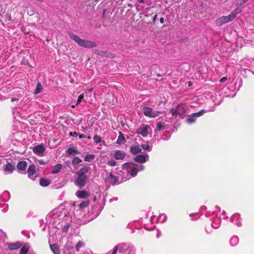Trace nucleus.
Returning a JSON list of instances; mask_svg holds the SVG:
<instances>
[{
  "instance_id": "nucleus-2",
  "label": "nucleus",
  "mask_w": 254,
  "mask_h": 254,
  "mask_svg": "<svg viewBox=\"0 0 254 254\" xmlns=\"http://www.w3.org/2000/svg\"><path fill=\"white\" fill-rule=\"evenodd\" d=\"M68 36L71 39L75 41L81 47L90 48L95 47L96 46L95 42L85 39H82L80 38L78 36L75 35L72 33H69Z\"/></svg>"
},
{
  "instance_id": "nucleus-17",
  "label": "nucleus",
  "mask_w": 254,
  "mask_h": 254,
  "mask_svg": "<svg viewBox=\"0 0 254 254\" xmlns=\"http://www.w3.org/2000/svg\"><path fill=\"white\" fill-rule=\"evenodd\" d=\"M239 243V238L236 235L232 236L229 240V244L231 247L237 246Z\"/></svg>"
},
{
  "instance_id": "nucleus-57",
  "label": "nucleus",
  "mask_w": 254,
  "mask_h": 254,
  "mask_svg": "<svg viewBox=\"0 0 254 254\" xmlns=\"http://www.w3.org/2000/svg\"><path fill=\"white\" fill-rule=\"evenodd\" d=\"M87 101H88L87 99H86L85 100H84V101L86 102Z\"/></svg>"
},
{
  "instance_id": "nucleus-44",
  "label": "nucleus",
  "mask_w": 254,
  "mask_h": 254,
  "mask_svg": "<svg viewBox=\"0 0 254 254\" xmlns=\"http://www.w3.org/2000/svg\"><path fill=\"white\" fill-rule=\"evenodd\" d=\"M248 0H238V4L240 5H243L245 2H246Z\"/></svg>"
},
{
  "instance_id": "nucleus-24",
  "label": "nucleus",
  "mask_w": 254,
  "mask_h": 254,
  "mask_svg": "<svg viewBox=\"0 0 254 254\" xmlns=\"http://www.w3.org/2000/svg\"><path fill=\"white\" fill-rule=\"evenodd\" d=\"M21 246V244L19 242L15 243H10L8 245V249L10 250H14L19 248Z\"/></svg>"
},
{
  "instance_id": "nucleus-40",
  "label": "nucleus",
  "mask_w": 254,
  "mask_h": 254,
  "mask_svg": "<svg viewBox=\"0 0 254 254\" xmlns=\"http://www.w3.org/2000/svg\"><path fill=\"white\" fill-rule=\"evenodd\" d=\"M84 93H83L81 94L78 97V98L77 101V103H76L75 105H77L79 104L81 102L82 100L84 99Z\"/></svg>"
},
{
  "instance_id": "nucleus-1",
  "label": "nucleus",
  "mask_w": 254,
  "mask_h": 254,
  "mask_svg": "<svg viewBox=\"0 0 254 254\" xmlns=\"http://www.w3.org/2000/svg\"><path fill=\"white\" fill-rule=\"evenodd\" d=\"M144 167L142 165H139L132 163H127L122 166V169L124 172L120 171L118 172V175L122 176L123 174H126V177L123 178V181H125L129 179L131 177H135L137 175L138 171L143 170Z\"/></svg>"
},
{
  "instance_id": "nucleus-7",
  "label": "nucleus",
  "mask_w": 254,
  "mask_h": 254,
  "mask_svg": "<svg viewBox=\"0 0 254 254\" xmlns=\"http://www.w3.org/2000/svg\"><path fill=\"white\" fill-rule=\"evenodd\" d=\"M242 10L239 8H236L233 10L231 13L228 16H224L225 19L227 23L232 21L236 16L241 12Z\"/></svg>"
},
{
  "instance_id": "nucleus-8",
  "label": "nucleus",
  "mask_w": 254,
  "mask_h": 254,
  "mask_svg": "<svg viewBox=\"0 0 254 254\" xmlns=\"http://www.w3.org/2000/svg\"><path fill=\"white\" fill-rule=\"evenodd\" d=\"M45 150V146L43 144L36 145L33 148V152L39 156H42Z\"/></svg>"
},
{
  "instance_id": "nucleus-56",
  "label": "nucleus",
  "mask_w": 254,
  "mask_h": 254,
  "mask_svg": "<svg viewBox=\"0 0 254 254\" xmlns=\"http://www.w3.org/2000/svg\"><path fill=\"white\" fill-rule=\"evenodd\" d=\"M217 209H218L219 211V212H221V209H220V208L219 207H216Z\"/></svg>"
},
{
  "instance_id": "nucleus-36",
  "label": "nucleus",
  "mask_w": 254,
  "mask_h": 254,
  "mask_svg": "<svg viewBox=\"0 0 254 254\" xmlns=\"http://www.w3.org/2000/svg\"><path fill=\"white\" fill-rule=\"evenodd\" d=\"M81 162L82 160L80 158L77 157H75L72 160V163L73 165H77L81 163Z\"/></svg>"
},
{
  "instance_id": "nucleus-52",
  "label": "nucleus",
  "mask_w": 254,
  "mask_h": 254,
  "mask_svg": "<svg viewBox=\"0 0 254 254\" xmlns=\"http://www.w3.org/2000/svg\"><path fill=\"white\" fill-rule=\"evenodd\" d=\"M39 163L40 164H45V163L44 162L43 160H40L39 161Z\"/></svg>"
},
{
  "instance_id": "nucleus-5",
  "label": "nucleus",
  "mask_w": 254,
  "mask_h": 254,
  "mask_svg": "<svg viewBox=\"0 0 254 254\" xmlns=\"http://www.w3.org/2000/svg\"><path fill=\"white\" fill-rule=\"evenodd\" d=\"M170 112L173 116H177L183 115L186 112V109L184 105L179 104L176 107L172 108Z\"/></svg>"
},
{
  "instance_id": "nucleus-3",
  "label": "nucleus",
  "mask_w": 254,
  "mask_h": 254,
  "mask_svg": "<svg viewBox=\"0 0 254 254\" xmlns=\"http://www.w3.org/2000/svg\"><path fill=\"white\" fill-rule=\"evenodd\" d=\"M214 110H201L200 111L197 112L192 113L191 115H190L187 119L186 122L189 124H191L195 122L196 120V118L197 117H199L202 115H203L205 113L210 112V111H213Z\"/></svg>"
},
{
  "instance_id": "nucleus-46",
  "label": "nucleus",
  "mask_w": 254,
  "mask_h": 254,
  "mask_svg": "<svg viewBox=\"0 0 254 254\" xmlns=\"http://www.w3.org/2000/svg\"><path fill=\"white\" fill-rule=\"evenodd\" d=\"M226 80H227V77H222V78H221L220 79V82L223 83V82L226 81Z\"/></svg>"
},
{
  "instance_id": "nucleus-25",
  "label": "nucleus",
  "mask_w": 254,
  "mask_h": 254,
  "mask_svg": "<svg viewBox=\"0 0 254 254\" xmlns=\"http://www.w3.org/2000/svg\"><path fill=\"white\" fill-rule=\"evenodd\" d=\"M226 23L227 22L225 19L224 16H221L220 18L217 19L215 21L216 25L218 27H220Z\"/></svg>"
},
{
  "instance_id": "nucleus-29",
  "label": "nucleus",
  "mask_w": 254,
  "mask_h": 254,
  "mask_svg": "<svg viewBox=\"0 0 254 254\" xmlns=\"http://www.w3.org/2000/svg\"><path fill=\"white\" fill-rule=\"evenodd\" d=\"M50 184V181L48 179L42 178L40 180V184L43 187H47Z\"/></svg>"
},
{
  "instance_id": "nucleus-33",
  "label": "nucleus",
  "mask_w": 254,
  "mask_h": 254,
  "mask_svg": "<svg viewBox=\"0 0 254 254\" xmlns=\"http://www.w3.org/2000/svg\"><path fill=\"white\" fill-rule=\"evenodd\" d=\"M50 248L51 251L55 254H59L60 253L59 248H58L56 244H53L50 245Z\"/></svg>"
},
{
  "instance_id": "nucleus-19",
  "label": "nucleus",
  "mask_w": 254,
  "mask_h": 254,
  "mask_svg": "<svg viewBox=\"0 0 254 254\" xmlns=\"http://www.w3.org/2000/svg\"><path fill=\"white\" fill-rule=\"evenodd\" d=\"M89 204V202L88 200L83 201L81 203L77 204H74V206L76 208L80 210H83L84 209L87 207Z\"/></svg>"
},
{
  "instance_id": "nucleus-48",
  "label": "nucleus",
  "mask_w": 254,
  "mask_h": 254,
  "mask_svg": "<svg viewBox=\"0 0 254 254\" xmlns=\"http://www.w3.org/2000/svg\"><path fill=\"white\" fill-rule=\"evenodd\" d=\"M157 17V15H155L153 18V21L155 22Z\"/></svg>"
},
{
  "instance_id": "nucleus-22",
  "label": "nucleus",
  "mask_w": 254,
  "mask_h": 254,
  "mask_svg": "<svg viewBox=\"0 0 254 254\" xmlns=\"http://www.w3.org/2000/svg\"><path fill=\"white\" fill-rule=\"evenodd\" d=\"M27 164L24 161H20L17 165V168L20 171H24L27 168Z\"/></svg>"
},
{
  "instance_id": "nucleus-11",
  "label": "nucleus",
  "mask_w": 254,
  "mask_h": 254,
  "mask_svg": "<svg viewBox=\"0 0 254 254\" xmlns=\"http://www.w3.org/2000/svg\"><path fill=\"white\" fill-rule=\"evenodd\" d=\"M149 159V156L146 154H141L136 156L134 158V160L135 162L140 163H144L147 162Z\"/></svg>"
},
{
  "instance_id": "nucleus-16",
  "label": "nucleus",
  "mask_w": 254,
  "mask_h": 254,
  "mask_svg": "<svg viewBox=\"0 0 254 254\" xmlns=\"http://www.w3.org/2000/svg\"><path fill=\"white\" fill-rule=\"evenodd\" d=\"M75 195L78 198H86L90 195V193L86 190H78L76 192Z\"/></svg>"
},
{
  "instance_id": "nucleus-6",
  "label": "nucleus",
  "mask_w": 254,
  "mask_h": 254,
  "mask_svg": "<svg viewBox=\"0 0 254 254\" xmlns=\"http://www.w3.org/2000/svg\"><path fill=\"white\" fill-rule=\"evenodd\" d=\"M27 173L28 177L32 180H35L38 176V173L36 169V166L32 164L29 167Z\"/></svg>"
},
{
  "instance_id": "nucleus-49",
  "label": "nucleus",
  "mask_w": 254,
  "mask_h": 254,
  "mask_svg": "<svg viewBox=\"0 0 254 254\" xmlns=\"http://www.w3.org/2000/svg\"><path fill=\"white\" fill-rule=\"evenodd\" d=\"M164 18L161 17L160 19V23H164Z\"/></svg>"
},
{
  "instance_id": "nucleus-13",
  "label": "nucleus",
  "mask_w": 254,
  "mask_h": 254,
  "mask_svg": "<svg viewBox=\"0 0 254 254\" xmlns=\"http://www.w3.org/2000/svg\"><path fill=\"white\" fill-rule=\"evenodd\" d=\"M126 176L122 177L121 180H120V181H119V180H120L119 177H117L114 176L112 173H110L109 174V179H110L111 182L113 184H119L120 183L124 182V181H123V179Z\"/></svg>"
},
{
  "instance_id": "nucleus-28",
  "label": "nucleus",
  "mask_w": 254,
  "mask_h": 254,
  "mask_svg": "<svg viewBox=\"0 0 254 254\" xmlns=\"http://www.w3.org/2000/svg\"><path fill=\"white\" fill-rule=\"evenodd\" d=\"M30 247L28 244H25L21 248L20 254H27L29 250Z\"/></svg>"
},
{
  "instance_id": "nucleus-51",
  "label": "nucleus",
  "mask_w": 254,
  "mask_h": 254,
  "mask_svg": "<svg viewBox=\"0 0 254 254\" xmlns=\"http://www.w3.org/2000/svg\"><path fill=\"white\" fill-rule=\"evenodd\" d=\"M17 100H18V99L17 98H12L11 100V102H14V101H17Z\"/></svg>"
},
{
  "instance_id": "nucleus-45",
  "label": "nucleus",
  "mask_w": 254,
  "mask_h": 254,
  "mask_svg": "<svg viewBox=\"0 0 254 254\" xmlns=\"http://www.w3.org/2000/svg\"><path fill=\"white\" fill-rule=\"evenodd\" d=\"M69 135L74 137H77V136L79 135V133L76 132H70Z\"/></svg>"
},
{
  "instance_id": "nucleus-4",
  "label": "nucleus",
  "mask_w": 254,
  "mask_h": 254,
  "mask_svg": "<svg viewBox=\"0 0 254 254\" xmlns=\"http://www.w3.org/2000/svg\"><path fill=\"white\" fill-rule=\"evenodd\" d=\"M142 112L146 116L150 118L157 117L161 113L160 112L153 110L152 108L148 107H144L142 108Z\"/></svg>"
},
{
  "instance_id": "nucleus-10",
  "label": "nucleus",
  "mask_w": 254,
  "mask_h": 254,
  "mask_svg": "<svg viewBox=\"0 0 254 254\" xmlns=\"http://www.w3.org/2000/svg\"><path fill=\"white\" fill-rule=\"evenodd\" d=\"M87 178L88 177L78 176L74 183L77 186L81 189L85 186Z\"/></svg>"
},
{
  "instance_id": "nucleus-14",
  "label": "nucleus",
  "mask_w": 254,
  "mask_h": 254,
  "mask_svg": "<svg viewBox=\"0 0 254 254\" xmlns=\"http://www.w3.org/2000/svg\"><path fill=\"white\" fill-rule=\"evenodd\" d=\"M148 125L143 126L138 129L137 133L141 134L143 137H146L148 134Z\"/></svg>"
},
{
  "instance_id": "nucleus-35",
  "label": "nucleus",
  "mask_w": 254,
  "mask_h": 254,
  "mask_svg": "<svg viewBox=\"0 0 254 254\" xmlns=\"http://www.w3.org/2000/svg\"><path fill=\"white\" fill-rule=\"evenodd\" d=\"M94 158V155L92 154H88L85 156L84 160L85 161L91 162L93 161Z\"/></svg>"
},
{
  "instance_id": "nucleus-27",
  "label": "nucleus",
  "mask_w": 254,
  "mask_h": 254,
  "mask_svg": "<svg viewBox=\"0 0 254 254\" xmlns=\"http://www.w3.org/2000/svg\"><path fill=\"white\" fill-rule=\"evenodd\" d=\"M126 139L124 137L123 133L120 132L119 135L117 140V143L119 144H121L125 142Z\"/></svg>"
},
{
  "instance_id": "nucleus-9",
  "label": "nucleus",
  "mask_w": 254,
  "mask_h": 254,
  "mask_svg": "<svg viewBox=\"0 0 254 254\" xmlns=\"http://www.w3.org/2000/svg\"><path fill=\"white\" fill-rule=\"evenodd\" d=\"M230 220L232 222L238 227H241L242 225L240 215L239 213L234 214L231 217Z\"/></svg>"
},
{
  "instance_id": "nucleus-12",
  "label": "nucleus",
  "mask_w": 254,
  "mask_h": 254,
  "mask_svg": "<svg viewBox=\"0 0 254 254\" xmlns=\"http://www.w3.org/2000/svg\"><path fill=\"white\" fill-rule=\"evenodd\" d=\"M127 247L125 244L119 245L114 248L112 254H121L125 251H126V249Z\"/></svg>"
},
{
  "instance_id": "nucleus-42",
  "label": "nucleus",
  "mask_w": 254,
  "mask_h": 254,
  "mask_svg": "<svg viewBox=\"0 0 254 254\" xmlns=\"http://www.w3.org/2000/svg\"><path fill=\"white\" fill-rule=\"evenodd\" d=\"M164 128V127L163 126V124L161 122H159L157 125V129L158 130H161L163 129Z\"/></svg>"
},
{
  "instance_id": "nucleus-31",
  "label": "nucleus",
  "mask_w": 254,
  "mask_h": 254,
  "mask_svg": "<svg viewBox=\"0 0 254 254\" xmlns=\"http://www.w3.org/2000/svg\"><path fill=\"white\" fill-rule=\"evenodd\" d=\"M62 167V165L61 164H58L55 165L53 168V170L52 172L53 174H57L59 173Z\"/></svg>"
},
{
  "instance_id": "nucleus-41",
  "label": "nucleus",
  "mask_w": 254,
  "mask_h": 254,
  "mask_svg": "<svg viewBox=\"0 0 254 254\" xmlns=\"http://www.w3.org/2000/svg\"><path fill=\"white\" fill-rule=\"evenodd\" d=\"M108 164L110 166H115L117 162L114 159H111L108 161Z\"/></svg>"
},
{
  "instance_id": "nucleus-15",
  "label": "nucleus",
  "mask_w": 254,
  "mask_h": 254,
  "mask_svg": "<svg viewBox=\"0 0 254 254\" xmlns=\"http://www.w3.org/2000/svg\"><path fill=\"white\" fill-rule=\"evenodd\" d=\"M125 152L122 150H116L113 154L114 157L116 160H123L125 157Z\"/></svg>"
},
{
  "instance_id": "nucleus-54",
  "label": "nucleus",
  "mask_w": 254,
  "mask_h": 254,
  "mask_svg": "<svg viewBox=\"0 0 254 254\" xmlns=\"http://www.w3.org/2000/svg\"><path fill=\"white\" fill-rule=\"evenodd\" d=\"M68 228V227L67 228L66 227H64L63 228V230L64 231H66L67 230Z\"/></svg>"
},
{
  "instance_id": "nucleus-39",
  "label": "nucleus",
  "mask_w": 254,
  "mask_h": 254,
  "mask_svg": "<svg viewBox=\"0 0 254 254\" xmlns=\"http://www.w3.org/2000/svg\"><path fill=\"white\" fill-rule=\"evenodd\" d=\"M84 246V243L82 241H79L76 245V250L77 252L79 251V249Z\"/></svg>"
},
{
  "instance_id": "nucleus-20",
  "label": "nucleus",
  "mask_w": 254,
  "mask_h": 254,
  "mask_svg": "<svg viewBox=\"0 0 254 254\" xmlns=\"http://www.w3.org/2000/svg\"><path fill=\"white\" fill-rule=\"evenodd\" d=\"M89 168L88 167H84L80 169L77 173L78 176L88 177L86 174L89 171Z\"/></svg>"
},
{
  "instance_id": "nucleus-50",
  "label": "nucleus",
  "mask_w": 254,
  "mask_h": 254,
  "mask_svg": "<svg viewBox=\"0 0 254 254\" xmlns=\"http://www.w3.org/2000/svg\"><path fill=\"white\" fill-rule=\"evenodd\" d=\"M92 90H93V88H90V89H89L88 90V94L91 93V92H92Z\"/></svg>"
},
{
  "instance_id": "nucleus-32",
  "label": "nucleus",
  "mask_w": 254,
  "mask_h": 254,
  "mask_svg": "<svg viewBox=\"0 0 254 254\" xmlns=\"http://www.w3.org/2000/svg\"><path fill=\"white\" fill-rule=\"evenodd\" d=\"M135 250L133 247L129 246L126 248V254H135Z\"/></svg>"
},
{
  "instance_id": "nucleus-30",
  "label": "nucleus",
  "mask_w": 254,
  "mask_h": 254,
  "mask_svg": "<svg viewBox=\"0 0 254 254\" xmlns=\"http://www.w3.org/2000/svg\"><path fill=\"white\" fill-rule=\"evenodd\" d=\"M0 207L3 208V210L6 212L7 211V205L5 202V200L0 197Z\"/></svg>"
},
{
  "instance_id": "nucleus-38",
  "label": "nucleus",
  "mask_w": 254,
  "mask_h": 254,
  "mask_svg": "<svg viewBox=\"0 0 254 254\" xmlns=\"http://www.w3.org/2000/svg\"><path fill=\"white\" fill-rule=\"evenodd\" d=\"M93 140L96 144L102 141L101 137L98 135H95L93 137Z\"/></svg>"
},
{
  "instance_id": "nucleus-53",
  "label": "nucleus",
  "mask_w": 254,
  "mask_h": 254,
  "mask_svg": "<svg viewBox=\"0 0 254 254\" xmlns=\"http://www.w3.org/2000/svg\"><path fill=\"white\" fill-rule=\"evenodd\" d=\"M138 1L140 3H143L145 0H138Z\"/></svg>"
},
{
  "instance_id": "nucleus-18",
  "label": "nucleus",
  "mask_w": 254,
  "mask_h": 254,
  "mask_svg": "<svg viewBox=\"0 0 254 254\" xmlns=\"http://www.w3.org/2000/svg\"><path fill=\"white\" fill-rule=\"evenodd\" d=\"M14 168V166L10 163L8 162L4 167L3 170L5 172V174H11Z\"/></svg>"
},
{
  "instance_id": "nucleus-21",
  "label": "nucleus",
  "mask_w": 254,
  "mask_h": 254,
  "mask_svg": "<svg viewBox=\"0 0 254 254\" xmlns=\"http://www.w3.org/2000/svg\"><path fill=\"white\" fill-rule=\"evenodd\" d=\"M66 152L69 155H72V156H73V155H76V154H78L79 153V152L78 150H77V149L76 148V147H74V146L69 147L68 148Z\"/></svg>"
},
{
  "instance_id": "nucleus-26",
  "label": "nucleus",
  "mask_w": 254,
  "mask_h": 254,
  "mask_svg": "<svg viewBox=\"0 0 254 254\" xmlns=\"http://www.w3.org/2000/svg\"><path fill=\"white\" fill-rule=\"evenodd\" d=\"M221 222L220 218H216L212 220L211 226L214 228H218Z\"/></svg>"
},
{
  "instance_id": "nucleus-43",
  "label": "nucleus",
  "mask_w": 254,
  "mask_h": 254,
  "mask_svg": "<svg viewBox=\"0 0 254 254\" xmlns=\"http://www.w3.org/2000/svg\"><path fill=\"white\" fill-rule=\"evenodd\" d=\"M141 146L143 148V149H144L147 151L151 150L150 146L147 144H142Z\"/></svg>"
},
{
  "instance_id": "nucleus-55",
  "label": "nucleus",
  "mask_w": 254,
  "mask_h": 254,
  "mask_svg": "<svg viewBox=\"0 0 254 254\" xmlns=\"http://www.w3.org/2000/svg\"><path fill=\"white\" fill-rule=\"evenodd\" d=\"M225 214V211L224 210H222V214L224 215Z\"/></svg>"
},
{
  "instance_id": "nucleus-47",
  "label": "nucleus",
  "mask_w": 254,
  "mask_h": 254,
  "mask_svg": "<svg viewBox=\"0 0 254 254\" xmlns=\"http://www.w3.org/2000/svg\"><path fill=\"white\" fill-rule=\"evenodd\" d=\"M79 137H80V138H86V137H87L86 135L84 134H80V135H79Z\"/></svg>"
},
{
  "instance_id": "nucleus-34",
  "label": "nucleus",
  "mask_w": 254,
  "mask_h": 254,
  "mask_svg": "<svg viewBox=\"0 0 254 254\" xmlns=\"http://www.w3.org/2000/svg\"><path fill=\"white\" fill-rule=\"evenodd\" d=\"M166 219H167V216L164 213L160 214L158 217V220L159 222H160L161 223L164 222L166 220Z\"/></svg>"
},
{
  "instance_id": "nucleus-23",
  "label": "nucleus",
  "mask_w": 254,
  "mask_h": 254,
  "mask_svg": "<svg viewBox=\"0 0 254 254\" xmlns=\"http://www.w3.org/2000/svg\"><path fill=\"white\" fill-rule=\"evenodd\" d=\"M141 151V149L138 145H133L130 147V152L134 155L137 154Z\"/></svg>"
},
{
  "instance_id": "nucleus-37",
  "label": "nucleus",
  "mask_w": 254,
  "mask_h": 254,
  "mask_svg": "<svg viewBox=\"0 0 254 254\" xmlns=\"http://www.w3.org/2000/svg\"><path fill=\"white\" fill-rule=\"evenodd\" d=\"M42 90V87L40 83H38L37 85L36 88L35 90V93L38 94L40 93Z\"/></svg>"
}]
</instances>
